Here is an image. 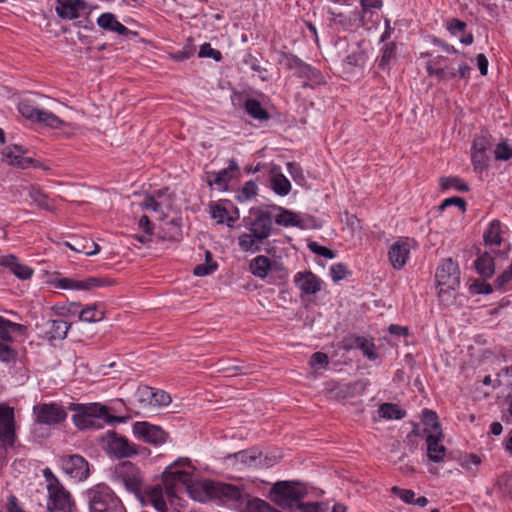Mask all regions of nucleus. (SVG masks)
I'll list each match as a JSON object with an SVG mask.
<instances>
[{"instance_id": "1", "label": "nucleus", "mask_w": 512, "mask_h": 512, "mask_svg": "<svg viewBox=\"0 0 512 512\" xmlns=\"http://www.w3.org/2000/svg\"><path fill=\"white\" fill-rule=\"evenodd\" d=\"M438 296L442 302H451L454 292L460 286V269L458 263L452 258L443 259L435 274Z\"/></svg>"}, {"instance_id": "58", "label": "nucleus", "mask_w": 512, "mask_h": 512, "mask_svg": "<svg viewBox=\"0 0 512 512\" xmlns=\"http://www.w3.org/2000/svg\"><path fill=\"white\" fill-rule=\"evenodd\" d=\"M258 187L256 183L252 180L246 182L241 190V193L239 195V198L241 200H249L252 197L257 195Z\"/></svg>"}, {"instance_id": "3", "label": "nucleus", "mask_w": 512, "mask_h": 512, "mask_svg": "<svg viewBox=\"0 0 512 512\" xmlns=\"http://www.w3.org/2000/svg\"><path fill=\"white\" fill-rule=\"evenodd\" d=\"M90 512H126L121 500L104 483H99L86 491Z\"/></svg>"}, {"instance_id": "43", "label": "nucleus", "mask_w": 512, "mask_h": 512, "mask_svg": "<svg viewBox=\"0 0 512 512\" xmlns=\"http://www.w3.org/2000/svg\"><path fill=\"white\" fill-rule=\"evenodd\" d=\"M397 47L394 42H388L382 49V55L379 60V68L382 70H389L390 64L396 59Z\"/></svg>"}, {"instance_id": "33", "label": "nucleus", "mask_w": 512, "mask_h": 512, "mask_svg": "<svg viewBox=\"0 0 512 512\" xmlns=\"http://www.w3.org/2000/svg\"><path fill=\"white\" fill-rule=\"evenodd\" d=\"M484 242L487 246H499L503 242L502 224L499 220H493L484 233Z\"/></svg>"}, {"instance_id": "11", "label": "nucleus", "mask_w": 512, "mask_h": 512, "mask_svg": "<svg viewBox=\"0 0 512 512\" xmlns=\"http://www.w3.org/2000/svg\"><path fill=\"white\" fill-rule=\"evenodd\" d=\"M35 421L39 424L54 426L64 422L67 418L65 408L57 403H41L33 407Z\"/></svg>"}, {"instance_id": "59", "label": "nucleus", "mask_w": 512, "mask_h": 512, "mask_svg": "<svg viewBox=\"0 0 512 512\" xmlns=\"http://www.w3.org/2000/svg\"><path fill=\"white\" fill-rule=\"evenodd\" d=\"M349 274L347 267L342 263H337L331 266L330 275L333 281L337 282L344 279Z\"/></svg>"}, {"instance_id": "49", "label": "nucleus", "mask_w": 512, "mask_h": 512, "mask_svg": "<svg viewBox=\"0 0 512 512\" xmlns=\"http://www.w3.org/2000/svg\"><path fill=\"white\" fill-rule=\"evenodd\" d=\"M355 346L359 348L369 360H375L378 358L375 344L367 338L356 337Z\"/></svg>"}, {"instance_id": "2", "label": "nucleus", "mask_w": 512, "mask_h": 512, "mask_svg": "<svg viewBox=\"0 0 512 512\" xmlns=\"http://www.w3.org/2000/svg\"><path fill=\"white\" fill-rule=\"evenodd\" d=\"M75 410L77 413L73 415L72 420L80 430L100 428V419H104L108 423L125 421V418L109 415L108 408L99 404L91 406L77 404Z\"/></svg>"}, {"instance_id": "57", "label": "nucleus", "mask_w": 512, "mask_h": 512, "mask_svg": "<svg viewBox=\"0 0 512 512\" xmlns=\"http://www.w3.org/2000/svg\"><path fill=\"white\" fill-rule=\"evenodd\" d=\"M391 492L398 496L404 503L406 504H413L415 499V493L414 491L410 489H402L397 486H393L391 488Z\"/></svg>"}, {"instance_id": "30", "label": "nucleus", "mask_w": 512, "mask_h": 512, "mask_svg": "<svg viewBox=\"0 0 512 512\" xmlns=\"http://www.w3.org/2000/svg\"><path fill=\"white\" fill-rule=\"evenodd\" d=\"M207 483H212V480L194 481L192 479L184 489L194 500L206 502L211 499L210 491L204 489Z\"/></svg>"}, {"instance_id": "41", "label": "nucleus", "mask_w": 512, "mask_h": 512, "mask_svg": "<svg viewBox=\"0 0 512 512\" xmlns=\"http://www.w3.org/2000/svg\"><path fill=\"white\" fill-rule=\"evenodd\" d=\"M79 313V320L88 323L102 321L105 317V312L100 310L97 305H89L82 309Z\"/></svg>"}, {"instance_id": "25", "label": "nucleus", "mask_w": 512, "mask_h": 512, "mask_svg": "<svg viewBox=\"0 0 512 512\" xmlns=\"http://www.w3.org/2000/svg\"><path fill=\"white\" fill-rule=\"evenodd\" d=\"M442 436L438 434H428L425 436L427 443V456L429 460L433 462H441L444 460L446 455V448L440 443Z\"/></svg>"}, {"instance_id": "27", "label": "nucleus", "mask_w": 512, "mask_h": 512, "mask_svg": "<svg viewBox=\"0 0 512 512\" xmlns=\"http://www.w3.org/2000/svg\"><path fill=\"white\" fill-rule=\"evenodd\" d=\"M494 253V249H491L490 252L481 253L475 260V269L483 278H491L495 273V263L492 255Z\"/></svg>"}, {"instance_id": "42", "label": "nucleus", "mask_w": 512, "mask_h": 512, "mask_svg": "<svg viewBox=\"0 0 512 512\" xmlns=\"http://www.w3.org/2000/svg\"><path fill=\"white\" fill-rule=\"evenodd\" d=\"M37 123H41L52 129H61L65 126V122L60 119L57 115L47 110L41 109L36 120Z\"/></svg>"}, {"instance_id": "62", "label": "nucleus", "mask_w": 512, "mask_h": 512, "mask_svg": "<svg viewBox=\"0 0 512 512\" xmlns=\"http://www.w3.org/2000/svg\"><path fill=\"white\" fill-rule=\"evenodd\" d=\"M199 57H211L215 61H220L222 58V55L219 50L213 49L209 43H204L200 47Z\"/></svg>"}, {"instance_id": "61", "label": "nucleus", "mask_w": 512, "mask_h": 512, "mask_svg": "<svg viewBox=\"0 0 512 512\" xmlns=\"http://www.w3.org/2000/svg\"><path fill=\"white\" fill-rule=\"evenodd\" d=\"M308 248L315 254L323 256L327 259H333L335 257V253L324 246L319 245L317 242H310L308 244Z\"/></svg>"}, {"instance_id": "31", "label": "nucleus", "mask_w": 512, "mask_h": 512, "mask_svg": "<svg viewBox=\"0 0 512 512\" xmlns=\"http://www.w3.org/2000/svg\"><path fill=\"white\" fill-rule=\"evenodd\" d=\"M275 222L284 227L304 228L300 215L284 208H280V213L276 216Z\"/></svg>"}, {"instance_id": "56", "label": "nucleus", "mask_w": 512, "mask_h": 512, "mask_svg": "<svg viewBox=\"0 0 512 512\" xmlns=\"http://www.w3.org/2000/svg\"><path fill=\"white\" fill-rule=\"evenodd\" d=\"M309 364L313 369H321L329 364V358L323 352H315L312 354Z\"/></svg>"}, {"instance_id": "52", "label": "nucleus", "mask_w": 512, "mask_h": 512, "mask_svg": "<svg viewBox=\"0 0 512 512\" xmlns=\"http://www.w3.org/2000/svg\"><path fill=\"white\" fill-rule=\"evenodd\" d=\"M29 196L32 201L41 209L49 210V199L46 194H44L39 188L31 187L29 190Z\"/></svg>"}, {"instance_id": "35", "label": "nucleus", "mask_w": 512, "mask_h": 512, "mask_svg": "<svg viewBox=\"0 0 512 512\" xmlns=\"http://www.w3.org/2000/svg\"><path fill=\"white\" fill-rule=\"evenodd\" d=\"M26 326L18 323H13L4 317L0 316V338L5 342H12L13 332L24 333L26 331Z\"/></svg>"}, {"instance_id": "14", "label": "nucleus", "mask_w": 512, "mask_h": 512, "mask_svg": "<svg viewBox=\"0 0 512 512\" xmlns=\"http://www.w3.org/2000/svg\"><path fill=\"white\" fill-rule=\"evenodd\" d=\"M16 440L14 409L0 405V441L4 445L13 446Z\"/></svg>"}, {"instance_id": "45", "label": "nucleus", "mask_w": 512, "mask_h": 512, "mask_svg": "<svg viewBox=\"0 0 512 512\" xmlns=\"http://www.w3.org/2000/svg\"><path fill=\"white\" fill-rule=\"evenodd\" d=\"M439 183L442 190L455 189L461 192L469 190L468 184L457 176L441 177Z\"/></svg>"}, {"instance_id": "37", "label": "nucleus", "mask_w": 512, "mask_h": 512, "mask_svg": "<svg viewBox=\"0 0 512 512\" xmlns=\"http://www.w3.org/2000/svg\"><path fill=\"white\" fill-rule=\"evenodd\" d=\"M47 326V333L49 334L50 339H64L71 327V324L62 319H55L48 321Z\"/></svg>"}, {"instance_id": "16", "label": "nucleus", "mask_w": 512, "mask_h": 512, "mask_svg": "<svg viewBox=\"0 0 512 512\" xmlns=\"http://www.w3.org/2000/svg\"><path fill=\"white\" fill-rule=\"evenodd\" d=\"M62 468L70 477L84 480L89 475L88 462L80 455H70L62 459Z\"/></svg>"}, {"instance_id": "22", "label": "nucleus", "mask_w": 512, "mask_h": 512, "mask_svg": "<svg viewBox=\"0 0 512 512\" xmlns=\"http://www.w3.org/2000/svg\"><path fill=\"white\" fill-rule=\"evenodd\" d=\"M58 6L56 12L61 18L75 19L79 17V12L86 9L84 0H57Z\"/></svg>"}, {"instance_id": "23", "label": "nucleus", "mask_w": 512, "mask_h": 512, "mask_svg": "<svg viewBox=\"0 0 512 512\" xmlns=\"http://www.w3.org/2000/svg\"><path fill=\"white\" fill-rule=\"evenodd\" d=\"M238 170L237 163L234 160H230L227 168L212 173L211 176H209L208 184L210 186L216 185L220 189L226 190L228 182L236 175Z\"/></svg>"}, {"instance_id": "20", "label": "nucleus", "mask_w": 512, "mask_h": 512, "mask_svg": "<svg viewBox=\"0 0 512 512\" xmlns=\"http://www.w3.org/2000/svg\"><path fill=\"white\" fill-rule=\"evenodd\" d=\"M296 287L302 294L314 295L321 290V280L311 271L298 272L294 276Z\"/></svg>"}, {"instance_id": "44", "label": "nucleus", "mask_w": 512, "mask_h": 512, "mask_svg": "<svg viewBox=\"0 0 512 512\" xmlns=\"http://www.w3.org/2000/svg\"><path fill=\"white\" fill-rule=\"evenodd\" d=\"M232 457L247 466H256L258 461L261 462V453L256 449L239 451L233 454Z\"/></svg>"}, {"instance_id": "18", "label": "nucleus", "mask_w": 512, "mask_h": 512, "mask_svg": "<svg viewBox=\"0 0 512 512\" xmlns=\"http://www.w3.org/2000/svg\"><path fill=\"white\" fill-rule=\"evenodd\" d=\"M272 216L268 211H259L255 219L250 223L249 230L258 240L264 241L272 232Z\"/></svg>"}, {"instance_id": "6", "label": "nucleus", "mask_w": 512, "mask_h": 512, "mask_svg": "<svg viewBox=\"0 0 512 512\" xmlns=\"http://www.w3.org/2000/svg\"><path fill=\"white\" fill-rule=\"evenodd\" d=\"M178 466L193 468L187 458H180L170 464L163 472V483L168 497L176 496L179 488H185L191 482L193 475L189 470L178 471Z\"/></svg>"}, {"instance_id": "4", "label": "nucleus", "mask_w": 512, "mask_h": 512, "mask_svg": "<svg viewBox=\"0 0 512 512\" xmlns=\"http://www.w3.org/2000/svg\"><path fill=\"white\" fill-rule=\"evenodd\" d=\"M43 476L47 482L48 510L50 512H72L74 504L71 495L58 478L49 468L43 470Z\"/></svg>"}, {"instance_id": "60", "label": "nucleus", "mask_w": 512, "mask_h": 512, "mask_svg": "<svg viewBox=\"0 0 512 512\" xmlns=\"http://www.w3.org/2000/svg\"><path fill=\"white\" fill-rule=\"evenodd\" d=\"M512 281V264L510 267L505 270L502 274H500L496 281H495V287L499 290H506L507 284Z\"/></svg>"}, {"instance_id": "8", "label": "nucleus", "mask_w": 512, "mask_h": 512, "mask_svg": "<svg viewBox=\"0 0 512 512\" xmlns=\"http://www.w3.org/2000/svg\"><path fill=\"white\" fill-rule=\"evenodd\" d=\"M115 484L122 485L129 492L138 494L142 490L143 478L139 468L130 461L117 464L112 472Z\"/></svg>"}, {"instance_id": "63", "label": "nucleus", "mask_w": 512, "mask_h": 512, "mask_svg": "<svg viewBox=\"0 0 512 512\" xmlns=\"http://www.w3.org/2000/svg\"><path fill=\"white\" fill-rule=\"evenodd\" d=\"M512 157V148L504 142L499 143L495 149L497 160H508Z\"/></svg>"}, {"instance_id": "54", "label": "nucleus", "mask_w": 512, "mask_h": 512, "mask_svg": "<svg viewBox=\"0 0 512 512\" xmlns=\"http://www.w3.org/2000/svg\"><path fill=\"white\" fill-rule=\"evenodd\" d=\"M471 161L474 170L481 172L488 166V156L486 152H472Z\"/></svg>"}, {"instance_id": "55", "label": "nucleus", "mask_w": 512, "mask_h": 512, "mask_svg": "<svg viewBox=\"0 0 512 512\" xmlns=\"http://www.w3.org/2000/svg\"><path fill=\"white\" fill-rule=\"evenodd\" d=\"M247 512H271V506L264 500L254 498L248 501Z\"/></svg>"}, {"instance_id": "34", "label": "nucleus", "mask_w": 512, "mask_h": 512, "mask_svg": "<svg viewBox=\"0 0 512 512\" xmlns=\"http://www.w3.org/2000/svg\"><path fill=\"white\" fill-rule=\"evenodd\" d=\"M422 422L425 426L423 429L424 436L428 434H438V436H442V430L438 421V416L434 411L424 410L422 415Z\"/></svg>"}, {"instance_id": "29", "label": "nucleus", "mask_w": 512, "mask_h": 512, "mask_svg": "<svg viewBox=\"0 0 512 512\" xmlns=\"http://www.w3.org/2000/svg\"><path fill=\"white\" fill-rule=\"evenodd\" d=\"M97 23L101 28L114 31L120 35H126L129 33L128 28L120 23L112 13L101 14L97 19Z\"/></svg>"}, {"instance_id": "39", "label": "nucleus", "mask_w": 512, "mask_h": 512, "mask_svg": "<svg viewBox=\"0 0 512 512\" xmlns=\"http://www.w3.org/2000/svg\"><path fill=\"white\" fill-rule=\"evenodd\" d=\"M263 241L254 237V234L243 233L238 238V244L242 251L256 253L261 251Z\"/></svg>"}, {"instance_id": "53", "label": "nucleus", "mask_w": 512, "mask_h": 512, "mask_svg": "<svg viewBox=\"0 0 512 512\" xmlns=\"http://www.w3.org/2000/svg\"><path fill=\"white\" fill-rule=\"evenodd\" d=\"M151 397V402L158 406H167L171 403V396L164 390L154 391L151 388H147Z\"/></svg>"}, {"instance_id": "17", "label": "nucleus", "mask_w": 512, "mask_h": 512, "mask_svg": "<svg viewBox=\"0 0 512 512\" xmlns=\"http://www.w3.org/2000/svg\"><path fill=\"white\" fill-rule=\"evenodd\" d=\"M26 150L21 146H8L3 151V159L11 166L26 169L30 166H37V161L30 157H24Z\"/></svg>"}, {"instance_id": "9", "label": "nucleus", "mask_w": 512, "mask_h": 512, "mask_svg": "<svg viewBox=\"0 0 512 512\" xmlns=\"http://www.w3.org/2000/svg\"><path fill=\"white\" fill-rule=\"evenodd\" d=\"M104 449L116 458H129L138 454V447L125 436L108 432L103 438Z\"/></svg>"}, {"instance_id": "15", "label": "nucleus", "mask_w": 512, "mask_h": 512, "mask_svg": "<svg viewBox=\"0 0 512 512\" xmlns=\"http://www.w3.org/2000/svg\"><path fill=\"white\" fill-rule=\"evenodd\" d=\"M410 250L411 241L409 239H399L390 246L388 259L394 269L400 270L406 265Z\"/></svg>"}, {"instance_id": "7", "label": "nucleus", "mask_w": 512, "mask_h": 512, "mask_svg": "<svg viewBox=\"0 0 512 512\" xmlns=\"http://www.w3.org/2000/svg\"><path fill=\"white\" fill-rule=\"evenodd\" d=\"M279 63L285 68L294 71L297 77L306 78L308 81L303 83V87H314L325 83L324 77L319 70L304 63L293 54L282 53Z\"/></svg>"}, {"instance_id": "36", "label": "nucleus", "mask_w": 512, "mask_h": 512, "mask_svg": "<svg viewBox=\"0 0 512 512\" xmlns=\"http://www.w3.org/2000/svg\"><path fill=\"white\" fill-rule=\"evenodd\" d=\"M366 54L363 51L354 52L346 57L343 63V72L351 74L356 68L362 69L366 64Z\"/></svg>"}, {"instance_id": "12", "label": "nucleus", "mask_w": 512, "mask_h": 512, "mask_svg": "<svg viewBox=\"0 0 512 512\" xmlns=\"http://www.w3.org/2000/svg\"><path fill=\"white\" fill-rule=\"evenodd\" d=\"M429 76H435L440 81H448L456 77L455 60L444 56H436L426 64Z\"/></svg>"}, {"instance_id": "32", "label": "nucleus", "mask_w": 512, "mask_h": 512, "mask_svg": "<svg viewBox=\"0 0 512 512\" xmlns=\"http://www.w3.org/2000/svg\"><path fill=\"white\" fill-rule=\"evenodd\" d=\"M65 246L75 252L83 253L87 256L95 255L100 251V246L97 243L84 238L76 240L75 244L65 242Z\"/></svg>"}, {"instance_id": "13", "label": "nucleus", "mask_w": 512, "mask_h": 512, "mask_svg": "<svg viewBox=\"0 0 512 512\" xmlns=\"http://www.w3.org/2000/svg\"><path fill=\"white\" fill-rule=\"evenodd\" d=\"M204 489L210 491L211 499H219L222 502H240L243 496L238 486L221 482L207 483Z\"/></svg>"}, {"instance_id": "26", "label": "nucleus", "mask_w": 512, "mask_h": 512, "mask_svg": "<svg viewBox=\"0 0 512 512\" xmlns=\"http://www.w3.org/2000/svg\"><path fill=\"white\" fill-rule=\"evenodd\" d=\"M165 195V190H159L152 195H146L144 200L139 204L142 210H151L158 214L156 217L158 220H164V206L165 203L162 201Z\"/></svg>"}, {"instance_id": "40", "label": "nucleus", "mask_w": 512, "mask_h": 512, "mask_svg": "<svg viewBox=\"0 0 512 512\" xmlns=\"http://www.w3.org/2000/svg\"><path fill=\"white\" fill-rule=\"evenodd\" d=\"M270 183L272 190L278 195L285 196L291 190L290 181L282 173H274Z\"/></svg>"}, {"instance_id": "10", "label": "nucleus", "mask_w": 512, "mask_h": 512, "mask_svg": "<svg viewBox=\"0 0 512 512\" xmlns=\"http://www.w3.org/2000/svg\"><path fill=\"white\" fill-rule=\"evenodd\" d=\"M132 432L136 439L151 445H162L167 442L169 434L160 426L147 421H137L132 426Z\"/></svg>"}, {"instance_id": "19", "label": "nucleus", "mask_w": 512, "mask_h": 512, "mask_svg": "<svg viewBox=\"0 0 512 512\" xmlns=\"http://www.w3.org/2000/svg\"><path fill=\"white\" fill-rule=\"evenodd\" d=\"M110 282L103 278L90 277L85 280L61 278L56 282V287L61 289L90 290L94 287L109 285Z\"/></svg>"}, {"instance_id": "64", "label": "nucleus", "mask_w": 512, "mask_h": 512, "mask_svg": "<svg viewBox=\"0 0 512 512\" xmlns=\"http://www.w3.org/2000/svg\"><path fill=\"white\" fill-rule=\"evenodd\" d=\"M297 507L302 512H328V510H329V507L323 503L298 504Z\"/></svg>"}, {"instance_id": "46", "label": "nucleus", "mask_w": 512, "mask_h": 512, "mask_svg": "<svg viewBox=\"0 0 512 512\" xmlns=\"http://www.w3.org/2000/svg\"><path fill=\"white\" fill-rule=\"evenodd\" d=\"M138 227L143 230L144 235H133L132 238L141 244H147L151 242V236L153 235V225L147 215H143L139 219Z\"/></svg>"}, {"instance_id": "24", "label": "nucleus", "mask_w": 512, "mask_h": 512, "mask_svg": "<svg viewBox=\"0 0 512 512\" xmlns=\"http://www.w3.org/2000/svg\"><path fill=\"white\" fill-rule=\"evenodd\" d=\"M0 265L8 268L16 277L22 280L29 279L33 274V269L20 263L14 255L0 257Z\"/></svg>"}, {"instance_id": "51", "label": "nucleus", "mask_w": 512, "mask_h": 512, "mask_svg": "<svg viewBox=\"0 0 512 512\" xmlns=\"http://www.w3.org/2000/svg\"><path fill=\"white\" fill-rule=\"evenodd\" d=\"M148 497L149 501L158 512H167V505L163 498L161 487H154Z\"/></svg>"}, {"instance_id": "50", "label": "nucleus", "mask_w": 512, "mask_h": 512, "mask_svg": "<svg viewBox=\"0 0 512 512\" xmlns=\"http://www.w3.org/2000/svg\"><path fill=\"white\" fill-rule=\"evenodd\" d=\"M40 110H41L40 108L33 105L29 100H22L18 104L19 113L23 117H25L31 121H34V122H36Z\"/></svg>"}, {"instance_id": "21", "label": "nucleus", "mask_w": 512, "mask_h": 512, "mask_svg": "<svg viewBox=\"0 0 512 512\" xmlns=\"http://www.w3.org/2000/svg\"><path fill=\"white\" fill-rule=\"evenodd\" d=\"M283 266L275 261H271L267 256L259 255L252 259L249 264L250 272L258 278L264 279L270 271L283 270Z\"/></svg>"}, {"instance_id": "28", "label": "nucleus", "mask_w": 512, "mask_h": 512, "mask_svg": "<svg viewBox=\"0 0 512 512\" xmlns=\"http://www.w3.org/2000/svg\"><path fill=\"white\" fill-rule=\"evenodd\" d=\"M357 384L327 383L324 394L329 399L340 400L353 396Z\"/></svg>"}, {"instance_id": "48", "label": "nucleus", "mask_w": 512, "mask_h": 512, "mask_svg": "<svg viewBox=\"0 0 512 512\" xmlns=\"http://www.w3.org/2000/svg\"><path fill=\"white\" fill-rule=\"evenodd\" d=\"M181 219H172L163 227V238L171 241H178L182 238Z\"/></svg>"}, {"instance_id": "38", "label": "nucleus", "mask_w": 512, "mask_h": 512, "mask_svg": "<svg viewBox=\"0 0 512 512\" xmlns=\"http://www.w3.org/2000/svg\"><path fill=\"white\" fill-rule=\"evenodd\" d=\"M245 111L252 118L259 121H266L270 118L269 113L262 107L260 101L249 98L245 101Z\"/></svg>"}, {"instance_id": "47", "label": "nucleus", "mask_w": 512, "mask_h": 512, "mask_svg": "<svg viewBox=\"0 0 512 512\" xmlns=\"http://www.w3.org/2000/svg\"><path fill=\"white\" fill-rule=\"evenodd\" d=\"M379 416L385 419H402L406 412L400 409L396 404L384 403L378 409Z\"/></svg>"}, {"instance_id": "5", "label": "nucleus", "mask_w": 512, "mask_h": 512, "mask_svg": "<svg viewBox=\"0 0 512 512\" xmlns=\"http://www.w3.org/2000/svg\"><path fill=\"white\" fill-rule=\"evenodd\" d=\"M307 495L305 486L292 481H278L270 491L271 500L281 508H292Z\"/></svg>"}]
</instances>
